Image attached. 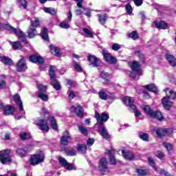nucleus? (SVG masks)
Returning <instances> with one entry per match:
<instances>
[{
  "instance_id": "nucleus-32",
  "label": "nucleus",
  "mask_w": 176,
  "mask_h": 176,
  "mask_svg": "<svg viewBox=\"0 0 176 176\" xmlns=\"http://www.w3.org/2000/svg\"><path fill=\"white\" fill-rule=\"evenodd\" d=\"M4 113L5 115H13L14 113V107L12 106H6V109H4Z\"/></svg>"
},
{
  "instance_id": "nucleus-23",
  "label": "nucleus",
  "mask_w": 176,
  "mask_h": 176,
  "mask_svg": "<svg viewBox=\"0 0 176 176\" xmlns=\"http://www.w3.org/2000/svg\"><path fill=\"white\" fill-rule=\"evenodd\" d=\"M14 101L19 105V111H24V107H23V102H21V99L20 98V96L19 94H16L14 96Z\"/></svg>"
},
{
  "instance_id": "nucleus-38",
  "label": "nucleus",
  "mask_w": 176,
  "mask_h": 176,
  "mask_svg": "<svg viewBox=\"0 0 176 176\" xmlns=\"http://www.w3.org/2000/svg\"><path fill=\"white\" fill-rule=\"evenodd\" d=\"M17 3L20 9H27V1L26 0H16Z\"/></svg>"
},
{
  "instance_id": "nucleus-62",
  "label": "nucleus",
  "mask_w": 176,
  "mask_h": 176,
  "mask_svg": "<svg viewBox=\"0 0 176 176\" xmlns=\"http://www.w3.org/2000/svg\"><path fill=\"white\" fill-rule=\"evenodd\" d=\"M133 2L136 6H141L143 3L142 0H133Z\"/></svg>"
},
{
  "instance_id": "nucleus-3",
  "label": "nucleus",
  "mask_w": 176,
  "mask_h": 176,
  "mask_svg": "<svg viewBox=\"0 0 176 176\" xmlns=\"http://www.w3.org/2000/svg\"><path fill=\"white\" fill-rule=\"evenodd\" d=\"M0 29H4L8 30V31H10V32H12L15 35L19 38V39H22V42H25V43H27V41L25 40V34L21 31L20 29H15L14 28L12 27L9 24H2L0 23Z\"/></svg>"
},
{
  "instance_id": "nucleus-17",
  "label": "nucleus",
  "mask_w": 176,
  "mask_h": 176,
  "mask_svg": "<svg viewBox=\"0 0 176 176\" xmlns=\"http://www.w3.org/2000/svg\"><path fill=\"white\" fill-rule=\"evenodd\" d=\"M122 101L126 107H129V111L135 109V106L134 105V98L126 96L123 98Z\"/></svg>"
},
{
  "instance_id": "nucleus-20",
  "label": "nucleus",
  "mask_w": 176,
  "mask_h": 176,
  "mask_svg": "<svg viewBox=\"0 0 176 176\" xmlns=\"http://www.w3.org/2000/svg\"><path fill=\"white\" fill-rule=\"evenodd\" d=\"M30 61L34 64H43L45 60L39 55H32L30 56Z\"/></svg>"
},
{
  "instance_id": "nucleus-30",
  "label": "nucleus",
  "mask_w": 176,
  "mask_h": 176,
  "mask_svg": "<svg viewBox=\"0 0 176 176\" xmlns=\"http://www.w3.org/2000/svg\"><path fill=\"white\" fill-rule=\"evenodd\" d=\"M0 61L5 64V65H13V60L6 56H0Z\"/></svg>"
},
{
  "instance_id": "nucleus-34",
  "label": "nucleus",
  "mask_w": 176,
  "mask_h": 176,
  "mask_svg": "<svg viewBox=\"0 0 176 176\" xmlns=\"http://www.w3.org/2000/svg\"><path fill=\"white\" fill-rule=\"evenodd\" d=\"M50 52L54 56H58L60 54V49L55 45H50Z\"/></svg>"
},
{
  "instance_id": "nucleus-9",
  "label": "nucleus",
  "mask_w": 176,
  "mask_h": 176,
  "mask_svg": "<svg viewBox=\"0 0 176 176\" xmlns=\"http://www.w3.org/2000/svg\"><path fill=\"white\" fill-rule=\"evenodd\" d=\"M95 118L98 122L96 124L100 126V124H104V122H107L108 119H109V115L106 112H103L101 114H99L98 112L96 111Z\"/></svg>"
},
{
  "instance_id": "nucleus-46",
  "label": "nucleus",
  "mask_w": 176,
  "mask_h": 176,
  "mask_svg": "<svg viewBox=\"0 0 176 176\" xmlns=\"http://www.w3.org/2000/svg\"><path fill=\"white\" fill-rule=\"evenodd\" d=\"M78 130L81 133V134H83V135L87 136L89 131H87V129L85 128V126H78Z\"/></svg>"
},
{
  "instance_id": "nucleus-21",
  "label": "nucleus",
  "mask_w": 176,
  "mask_h": 176,
  "mask_svg": "<svg viewBox=\"0 0 176 176\" xmlns=\"http://www.w3.org/2000/svg\"><path fill=\"white\" fill-rule=\"evenodd\" d=\"M71 111L75 112L78 118H83V109L80 106H72L71 107Z\"/></svg>"
},
{
  "instance_id": "nucleus-37",
  "label": "nucleus",
  "mask_w": 176,
  "mask_h": 176,
  "mask_svg": "<svg viewBox=\"0 0 176 176\" xmlns=\"http://www.w3.org/2000/svg\"><path fill=\"white\" fill-rule=\"evenodd\" d=\"M16 153L21 157H25V156H27V149L26 148H18L16 150Z\"/></svg>"
},
{
  "instance_id": "nucleus-19",
  "label": "nucleus",
  "mask_w": 176,
  "mask_h": 176,
  "mask_svg": "<svg viewBox=\"0 0 176 176\" xmlns=\"http://www.w3.org/2000/svg\"><path fill=\"white\" fill-rule=\"evenodd\" d=\"M98 127V132L103 138H105L106 140L109 138V133H108V131H107V129L105 128V125L104 124H100Z\"/></svg>"
},
{
  "instance_id": "nucleus-15",
  "label": "nucleus",
  "mask_w": 176,
  "mask_h": 176,
  "mask_svg": "<svg viewBox=\"0 0 176 176\" xmlns=\"http://www.w3.org/2000/svg\"><path fill=\"white\" fill-rule=\"evenodd\" d=\"M148 162L149 166H151L153 170H155V171H157L159 174H161V175H164L165 176H170V173H168V172H166L164 169H160V171L157 170V168L155 166V161L152 159V157H148Z\"/></svg>"
},
{
  "instance_id": "nucleus-42",
  "label": "nucleus",
  "mask_w": 176,
  "mask_h": 176,
  "mask_svg": "<svg viewBox=\"0 0 176 176\" xmlns=\"http://www.w3.org/2000/svg\"><path fill=\"white\" fill-rule=\"evenodd\" d=\"M98 96L101 100H108V94H107V92L104 90L100 91L98 93Z\"/></svg>"
},
{
  "instance_id": "nucleus-35",
  "label": "nucleus",
  "mask_w": 176,
  "mask_h": 176,
  "mask_svg": "<svg viewBox=\"0 0 176 176\" xmlns=\"http://www.w3.org/2000/svg\"><path fill=\"white\" fill-rule=\"evenodd\" d=\"M130 111H131L132 112H134L135 118H139V119H141V120L144 119V117L142 116L141 111L137 109L136 106H135V109H131Z\"/></svg>"
},
{
  "instance_id": "nucleus-26",
  "label": "nucleus",
  "mask_w": 176,
  "mask_h": 176,
  "mask_svg": "<svg viewBox=\"0 0 176 176\" xmlns=\"http://www.w3.org/2000/svg\"><path fill=\"white\" fill-rule=\"evenodd\" d=\"M82 32H84L83 35L86 38H94L91 28H84L82 29Z\"/></svg>"
},
{
  "instance_id": "nucleus-47",
  "label": "nucleus",
  "mask_w": 176,
  "mask_h": 176,
  "mask_svg": "<svg viewBox=\"0 0 176 176\" xmlns=\"http://www.w3.org/2000/svg\"><path fill=\"white\" fill-rule=\"evenodd\" d=\"M6 87V83L5 82V76H0V89H5Z\"/></svg>"
},
{
  "instance_id": "nucleus-27",
  "label": "nucleus",
  "mask_w": 176,
  "mask_h": 176,
  "mask_svg": "<svg viewBox=\"0 0 176 176\" xmlns=\"http://www.w3.org/2000/svg\"><path fill=\"white\" fill-rule=\"evenodd\" d=\"M166 60L171 67H176V58L174 56L166 54Z\"/></svg>"
},
{
  "instance_id": "nucleus-18",
  "label": "nucleus",
  "mask_w": 176,
  "mask_h": 176,
  "mask_svg": "<svg viewBox=\"0 0 176 176\" xmlns=\"http://www.w3.org/2000/svg\"><path fill=\"white\" fill-rule=\"evenodd\" d=\"M28 68L27 63H25V60H24V58L20 59L16 63V71H18V72H23Z\"/></svg>"
},
{
  "instance_id": "nucleus-61",
  "label": "nucleus",
  "mask_w": 176,
  "mask_h": 176,
  "mask_svg": "<svg viewBox=\"0 0 176 176\" xmlns=\"http://www.w3.org/2000/svg\"><path fill=\"white\" fill-rule=\"evenodd\" d=\"M157 157H158L159 159H163V157H164V153H163V152H162L161 151H157Z\"/></svg>"
},
{
  "instance_id": "nucleus-36",
  "label": "nucleus",
  "mask_w": 176,
  "mask_h": 176,
  "mask_svg": "<svg viewBox=\"0 0 176 176\" xmlns=\"http://www.w3.org/2000/svg\"><path fill=\"white\" fill-rule=\"evenodd\" d=\"M43 10H44V12L45 13H48L49 14H52V16H54V14H56L57 13V11H56V10H54L52 8H46L44 7L43 8Z\"/></svg>"
},
{
  "instance_id": "nucleus-4",
  "label": "nucleus",
  "mask_w": 176,
  "mask_h": 176,
  "mask_svg": "<svg viewBox=\"0 0 176 176\" xmlns=\"http://www.w3.org/2000/svg\"><path fill=\"white\" fill-rule=\"evenodd\" d=\"M129 65L132 69V72L129 73V76L131 78H135L137 75H141V65L138 62H129Z\"/></svg>"
},
{
  "instance_id": "nucleus-41",
  "label": "nucleus",
  "mask_w": 176,
  "mask_h": 176,
  "mask_svg": "<svg viewBox=\"0 0 176 176\" xmlns=\"http://www.w3.org/2000/svg\"><path fill=\"white\" fill-rule=\"evenodd\" d=\"M31 27H39L41 25V21L38 18H34V21H30Z\"/></svg>"
},
{
  "instance_id": "nucleus-25",
  "label": "nucleus",
  "mask_w": 176,
  "mask_h": 176,
  "mask_svg": "<svg viewBox=\"0 0 176 176\" xmlns=\"http://www.w3.org/2000/svg\"><path fill=\"white\" fill-rule=\"evenodd\" d=\"M154 25L158 29V30H166L168 27V25L164 21H154Z\"/></svg>"
},
{
  "instance_id": "nucleus-59",
  "label": "nucleus",
  "mask_w": 176,
  "mask_h": 176,
  "mask_svg": "<svg viewBox=\"0 0 176 176\" xmlns=\"http://www.w3.org/2000/svg\"><path fill=\"white\" fill-rule=\"evenodd\" d=\"M38 90H40V91H46V90H47L46 86H45L43 85H38Z\"/></svg>"
},
{
  "instance_id": "nucleus-7",
  "label": "nucleus",
  "mask_w": 176,
  "mask_h": 176,
  "mask_svg": "<svg viewBox=\"0 0 176 176\" xmlns=\"http://www.w3.org/2000/svg\"><path fill=\"white\" fill-rule=\"evenodd\" d=\"M56 69V67L54 66H50V70H49V74L52 82V85H53V87L56 90H60L61 89V85H60V82L57 81L56 79V75L54 74V70Z\"/></svg>"
},
{
  "instance_id": "nucleus-63",
  "label": "nucleus",
  "mask_w": 176,
  "mask_h": 176,
  "mask_svg": "<svg viewBox=\"0 0 176 176\" xmlns=\"http://www.w3.org/2000/svg\"><path fill=\"white\" fill-rule=\"evenodd\" d=\"M67 21H69V23H71V21H72V12H69L67 13Z\"/></svg>"
},
{
  "instance_id": "nucleus-6",
  "label": "nucleus",
  "mask_w": 176,
  "mask_h": 176,
  "mask_svg": "<svg viewBox=\"0 0 176 176\" xmlns=\"http://www.w3.org/2000/svg\"><path fill=\"white\" fill-rule=\"evenodd\" d=\"M45 160V153L43 151H40L38 153H36L31 156L30 157V164L32 166H36V164H39L42 163Z\"/></svg>"
},
{
  "instance_id": "nucleus-10",
  "label": "nucleus",
  "mask_w": 176,
  "mask_h": 176,
  "mask_svg": "<svg viewBox=\"0 0 176 176\" xmlns=\"http://www.w3.org/2000/svg\"><path fill=\"white\" fill-rule=\"evenodd\" d=\"M66 86L69 89V91H67L68 97L69 100H73L74 97H75V92H74L72 89H75L76 83L71 80H66Z\"/></svg>"
},
{
  "instance_id": "nucleus-43",
  "label": "nucleus",
  "mask_w": 176,
  "mask_h": 176,
  "mask_svg": "<svg viewBox=\"0 0 176 176\" xmlns=\"http://www.w3.org/2000/svg\"><path fill=\"white\" fill-rule=\"evenodd\" d=\"M38 98H41V100H42L43 101H47L49 98V96H47V94L43 92L38 93Z\"/></svg>"
},
{
  "instance_id": "nucleus-55",
  "label": "nucleus",
  "mask_w": 176,
  "mask_h": 176,
  "mask_svg": "<svg viewBox=\"0 0 176 176\" xmlns=\"http://www.w3.org/2000/svg\"><path fill=\"white\" fill-rule=\"evenodd\" d=\"M129 38H131L132 39H138V34L136 32H132L129 34Z\"/></svg>"
},
{
  "instance_id": "nucleus-22",
  "label": "nucleus",
  "mask_w": 176,
  "mask_h": 176,
  "mask_svg": "<svg viewBox=\"0 0 176 176\" xmlns=\"http://www.w3.org/2000/svg\"><path fill=\"white\" fill-rule=\"evenodd\" d=\"M71 138V135L68 131H65L63 135L60 139V144L62 145H68V140Z\"/></svg>"
},
{
  "instance_id": "nucleus-24",
  "label": "nucleus",
  "mask_w": 176,
  "mask_h": 176,
  "mask_svg": "<svg viewBox=\"0 0 176 176\" xmlns=\"http://www.w3.org/2000/svg\"><path fill=\"white\" fill-rule=\"evenodd\" d=\"M122 156L126 159V160H133L134 159V154L129 151H122Z\"/></svg>"
},
{
  "instance_id": "nucleus-12",
  "label": "nucleus",
  "mask_w": 176,
  "mask_h": 176,
  "mask_svg": "<svg viewBox=\"0 0 176 176\" xmlns=\"http://www.w3.org/2000/svg\"><path fill=\"white\" fill-rule=\"evenodd\" d=\"M102 54L107 63L109 64H116V58L111 53L108 52L107 50L103 49L102 50Z\"/></svg>"
},
{
  "instance_id": "nucleus-45",
  "label": "nucleus",
  "mask_w": 176,
  "mask_h": 176,
  "mask_svg": "<svg viewBox=\"0 0 176 176\" xmlns=\"http://www.w3.org/2000/svg\"><path fill=\"white\" fill-rule=\"evenodd\" d=\"M78 150L80 153H86V151L87 150V147L85 144H80L78 146Z\"/></svg>"
},
{
  "instance_id": "nucleus-1",
  "label": "nucleus",
  "mask_w": 176,
  "mask_h": 176,
  "mask_svg": "<svg viewBox=\"0 0 176 176\" xmlns=\"http://www.w3.org/2000/svg\"><path fill=\"white\" fill-rule=\"evenodd\" d=\"M41 115L44 116V119L37 118L34 123L38 126V129L41 130V131H44L45 133L49 132V123L47 121L49 120L52 129L57 131L58 130V127L57 126V121L56 118L53 117V116H50L49 111L46 109V108L43 107L41 109Z\"/></svg>"
},
{
  "instance_id": "nucleus-48",
  "label": "nucleus",
  "mask_w": 176,
  "mask_h": 176,
  "mask_svg": "<svg viewBox=\"0 0 176 176\" xmlns=\"http://www.w3.org/2000/svg\"><path fill=\"white\" fill-rule=\"evenodd\" d=\"M139 138L140 140H142V141H148V140H149V135L148 133H140Z\"/></svg>"
},
{
  "instance_id": "nucleus-40",
  "label": "nucleus",
  "mask_w": 176,
  "mask_h": 176,
  "mask_svg": "<svg viewBox=\"0 0 176 176\" xmlns=\"http://www.w3.org/2000/svg\"><path fill=\"white\" fill-rule=\"evenodd\" d=\"M162 145H163L164 148H166L168 153H170L171 152V151L173 150V144H171L169 142H164L162 143Z\"/></svg>"
},
{
  "instance_id": "nucleus-51",
  "label": "nucleus",
  "mask_w": 176,
  "mask_h": 176,
  "mask_svg": "<svg viewBox=\"0 0 176 176\" xmlns=\"http://www.w3.org/2000/svg\"><path fill=\"white\" fill-rule=\"evenodd\" d=\"M65 153L67 156H75L76 155V151L74 149L66 150Z\"/></svg>"
},
{
  "instance_id": "nucleus-33",
  "label": "nucleus",
  "mask_w": 176,
  "mask_h": 176,
  "mask_svg": "<svg viewBox=\"0 0 176 176\" xmlns=\"http://www.w3.org/2000/svg\"><path fill=\"white\" fill-rule=\"evenodd\" d=\"M100 77L102 79H104V80L106 81V83H109V79H110V76H109V74H108L107 72H100Z\"/></svg>"
},
{
  "instance_id": "nucleus-64",
  "label": "nucleus",
  "mask_w": 176,
  "mask_h": 176,
  "mask_svg": "<svg viewBox=\"0 0 176 176\" xmlns=\"http://www.w3.org/2000/svg\"><path fill=\"white\" fill-rule=\"evenodd\" d=\"M8 176H17V174H16V172L14 170H9L8 172Z\"/></svg>"
},
{
  "instance_id": "nucleus-54",
  "label": "nucleus",
  "mask_w": 176,
  "mask_h": 176,
  "mask_svg": "<svg viewBox=\"0 0 176 176\" xmlns=\"http://www.w3.org/2000/svg\"><path fill=\"white\" fill-rule=\"evenodd\" d=\"M136 171L139 175L142 176L146 175V174H148V170L144 169H137Z\"/></svg>"
},
{
  "instance_id": "nucleus-13",
  "label": "nucleus",
  "mask_w": 176,
  "mask_h": 176,
  "mask_svg": "<svg viewBox=\"0 0 176 176\" xmlns=\"http://www.w3.org/2000/svg\"><path fill=\"white\" fill-rule=\"evenodd\" d=\"M155 133L159 138H162V137H164V135H170V134H173V129H156Z\"/></svg>"
},
{
  "instance_id": "nucleus-5",
  "label": "nucleus",
  "mask_w": 176,
  "mask_h": 176,
  "mask_svg": "<svg viewBox=\"0 0 176 176\" xmlns=\"http://www.w3.org/2000/svg\"><path fill=\"white\" fill-rule=\"evenodd\" d=\"M143 111L151 118H155L158 120H163V115H162V113L160 111H153L151 107L148 105H143L142 106Z\"/></svg>"
},
{
  "instance_id": "nucleus-60",
  "label": "nucleus",
  "mask_w": 176,
  "mask_h": 176,
  "mask_svg": "<svg viewBox=\"0 0 176 176\" xmlns=\"http://www.w3.org/2000/svg\"><path fill=\"white\" fill-rule=\"evenodd\" d=\"M84 12V14H85V16H87V17H90V16H91V12H90V10L89 8H85Z\"/></svg>"
},
{
  "instance_id": "nucleus-44",
  "label": "nucleus",
  "mask_w": 176,
  "mask_h": 176,
  "mask_svg": "<svg viewBox=\"0 0 176 176\" xmlns=\"http://www.w3.org/2000/svg\"><path fill=\"white\" fill-rule=\"evenodd\" d=\"M20 138L23 140H29V138H31V134L23 132L20 134Z\"/></svg>"
},
{
  "instance_id": "nucleus-58",
  "label": "nucleus",
  "mask_w": 176,
  "mask_h": 176,
  "mask_svg": "<svg viewBox=\"0 0 176 176\" xmlns=\"http://www.w3.org/2000/svg\"><path fill=\"white\" fill-rule=\"evenodd\" d=\"M93 144H94V139L89 138L87 141V145H88V146H91Z\"/></svg>"
},
{
  "instance_id": "nucleus-50",
  "label": "nucleus",
  "mask_w": 176,
  "mask_h": 176,
  "mask_svg": "<svg viewBox=\"0 0 176 176\" xmlns=\"http://www.w3.org/2000/svg\"><path fill=\"white\" fill-rule=\"evenodd\" d=\"M70 27L71 25H69V23H67L66 21H63L60 23V28L68 30V28H69Z\"/></svg>"
},
{
  "instance_id": "nucleus-39",
  "label": "nucleus",
  "mask_w": 176,
  "mask_h": 176,
  "mask_svg": "<svg viewBox=\"0 0 176 176\" xmlns=\"http://www.w3.org/2000/svg\"><path fill=\"white\" fill-rule=\"evenodd\" d=\"M99 22L102 25H104L105 23H107V19H108V15L107 14H104L102 15H98Z\"/></svg>"
},
{
  "instance_id": "nucleus-8",
  "label": "nucleus",
  "mask_w": 176,
  "mask_h": 176,
  "mask_svg": "<svg viewBox=\"0 0 176 176\" xmlns=\"http://www.w3.org/2000/svg\"><path fill=\"white\" fill-rule=\"evenodd\" d=\"M108 160L107 158H102L99 161V171L101 174H108L109 173V168L108 167Z\"/></svg>"
},
{
  "instance_id": "nucleus-57",
  "label": "nucleus",
  "mask_w": 176,
  "mask_h": 176,
  "mask_svg": "<svg viewBox=\"0 0 176 176\" xmlns=\"http://www.w3.org/2000/svg\"><path fill=\"white\" fill-rule=\"evenodd\" d=\"M120 47H121L120 45L118 43H113L112 45V50H114L115 52H118V50H119Z\"/></svg>"
},
{
  "instance_id": "nucleus-28",
  "label": "nucleus",
  "mask_w": 176,
  "mask_h": 176,
  "mask_svg": "<svg viewBox=\"0 0 176 176\" xmlns=\"http://www.w3.org/2000/svg\"><path fill=\"white\" fill-rule=\"evenodd\" d=\"M144 87L148 91H152L153 93H155V94H157V93H159L157 87H156V85L155 84H150L148 85L144 86Z\"/></svg>"
},
{
  "instance_id": "nucleus-56",
  "label": "nucleus",
  "mask_w": 176,
  "mask_h": 176,
  "mask_svg": "<svg viewBox=\"0 0 176 176\" xmlns=\"http://www.w3.org/2000/svg\"><path fill=\"white\" fill-rule=\"evenodd\" d=\"M125 8L128 14L130 15L131 14V13H133V8L131 7V5H130V3L126 4Z\"/></svg>"
},
{
  "instance_id": "nucleus-31",
  "label": "nucleus",
  "mask_w": 176,
  "mask_h": 176,
  "mask_svg": "<svg viewBox=\"0 0 176 176\" xmlns=\"http://www.w3.org/2000/svg\"><path fill=\"white\" fill-rule=\"evenodd\" d=\"M41 35L44 41L49 42V33L46 28L42 29Z\"/></svg>"
},
{
  "instance_id": "nucleus-16",
  "label": "nucleus",
  "mask_w": 176,
  "mask_h": 176,
  "mask_svg": "<svg viewBox=\"0 0 176 176\" xmlns=\"http://www.w3.org/2000/svg\"><path fill=\"white\" fill-rule=\"evenodd\" d=\"M88 61H89V65H92V67H100L101 64V60L100 58L96 57L94 55H90L88 57Z\"/></svg>"
},
{
  "instance_id": "nucleus-14",
  "label": "nucleus",
  "mask_w": 176,
  "mask_h": 176,
  "mask_svg": "<svg viewBox=\"0 0 176 176\" xmlns=\"http://www.w3.org/2000/svg\"><path fill=\"white\" fill-rule=\"evenodd\" d=\"M59 162L63 167H65L66 170H76V166H74V164L68 163V162H67V160H65V158L63 157H59Z\"/></svg>"
},
{
  "instance_id": "nucleus-52",
  "label": "nucleus",
  "mask_w": 176,
  "mask_h": 176,
  "mask_svg": "<svg viewBox=\"0 0 176 176\" xmlns=\"http://www.w3.org/2000/svg\"><path fill=\"white\" fill-rule=\"evenodd\" d=\"M109 156L110 157V163L111 164H116V159H115V157L112 155L111 151L109 152Z\"/></svg>"
},
{
  "instance_id": "nucleus-29",
  "label": "nucleus",
  "mask_w": 176,
  "mask_h": 176,
  "mask_svg": "<svg viewBox=\"0 0 176 176\" xmlns=\"http://www.w3.org/2000/svg\"><path fill=\"white\" fill-rule=\"evenodd\" d=\"M39 35V33L36 31V29L35 28H30L28 30V36L32 39V38H35V36Z\"/></svg>"
},
{
  "instance_id": "nucleus-2",
  "label": "nucleus",
  "mask_w": 176,
  "mask_h": 176,
  "mask_svg": "<svg viewBox=\"0 0 176 176\" xmlns=\"http://www.w3.org/2000/svg\"><path fill=\"white\" fill-rule=\"evenodd\" d=\"M164 91H165L166 96V97L162 98V105L165 109L168 110L173 107V102L170 100V98L171 100H175L176 97V94L174 92V91L169 89H165Z\"/></svg>"
},
{
  "instance_id": "nucleus-53",
  "label": "nucleus",
  "mask_w": 176,
  "mask_h": 176,
  "mask_svg": "<svg viewBox=\"0 0 176 176\" xmlns=\"http://www.w3.org/2000/svg\"><path fill=\"white\" fill-rule=\"evenodd\" d=\"M74 69H76V71H77V72H82V67L80 66V65H79V63H78V62H74Z\"/></svg>"
},
{
  "instance_id": "nucleus-11",
  "label": "nucleus",
  "mask_w": 176,
  "mask_h": 176,
  "mask_svg": "<svg viewBox=\"0 0 176 176\" xmlns=\"http://www.w3.org/2000/svg\"><path fill=\"white\" fill-rule=\"evenodd\" d=\"M10 150L3 151L0 152V162L3 164H6V163H10L12 159L10 158Z\"/></svg>"
},
{
  "instance_id": "nucleus-49",
  "label": "nucleus",
  "mask_w": 176,
  "mask_h": 176,
  "mask_svg": "<svg viewBox=\"0 0 176 176\" xmlns=\"http://www.w3.org/2000/svg\"><path fill=\"white\" fill-rule=\"evenodd\" d=\"M12 45L13 49H16V50H20V49H21V47H22L21 43H20V42H19V41L12 43Z\"/></svg>"
}]
</instances>
